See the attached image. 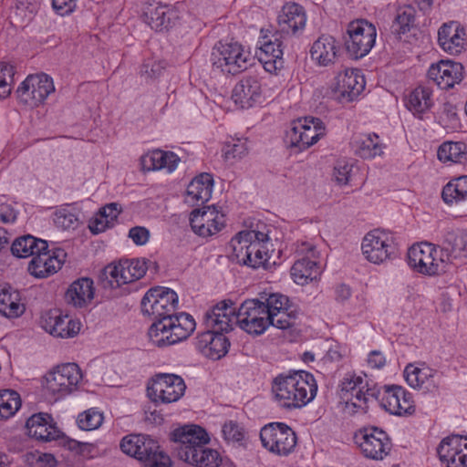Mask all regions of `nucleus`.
<instances>
[{
    "label": "nucleus",
    "instance_id": "nucleus-1",
    "mask_svg": "<svg viewBox=\"0 0 467 467\" xmlns=\"http://www.w3.org/2000/svg\"><path fill=\"white\" fill-rule=\"evenodd\" d=\"M178 305L177 293L166 286L151 287L142 297V313L155 319L148 331L154 346L174 345L189 337L194 331L196 323L190 314H175Z\"/></svg>",
    "mask_w": 467,
    "mask_h": 467
},
{
    "label": "nucleus",
    "instance_id": "nucleus-2",
    "mask_svg": "<svg viewBox=\"0 0 467 467\" xmlns=\"http://www.w3.org/2000/svg\"><path fill=\"white\" fill-rule=\"evenodd\" d=\"M172 439L178 442V457L196 467H219L223 457L214 449L205 447L210 442L206 430L196 424H188L173 431Z\"/></svg>",
    "mask_w": 467,
    "mask_h": 467
},
{
    "label": "nucleus",
    "instance_id": "nucleus-3",
    "mask_svg": "<svg viewBox=\"0 0 467 467\" xmlns=\"http://www.w3.org/2000/svg\"><path fill=\"white\" fill-rule=\"evenodd\" d=\"M317 392L314 376L304 370L280 374L272 382L273 400L284 409L302 408L314 400Z\"/></svg>",
    "mask_w": 467,
    "mask_h": 467
},
{
    "label": "nucleus",
    "instance_id": "nucleus-4",
    "mask_svg": "<svg viewBox=\"0 0 467 467\" xmlns=\"http://www.w3.org/2000/svg\"><path fill=\"white\" fill-rule=\"evenodd\" d=\"M230 247L233 260L252 269L267 268L275 251L268 234L257 230L238 232L232 237Z\"/></svg>",
    "mask_w": 467,
    "mask_h": 467
},
{
    "label": "nucleus",
    "instance_id": "nucleus-5",
    "mask_svg": "<svg viewBox=\"0 0 467 467\" xmlns=\"http://www.w3.org/2000/svg\"><path fill=\"white\" fill-rule=\"evenodd\" d=\"M450 263L449 250L430 242L416 243L408 250L409 266L425 276H437L445 273Z\"/></svg>",
    "mask_w": 467,
    "mask_h": 467
},
{
    "label": "nucleus",
    "instance_id": "nucleus-6",
    "mask_svg": "<svg viewBox=\"0 0 467 467\" xmlns=\"http://www.w3.org/2000/svg\"><path fill=\"white\" fill-rule=\"evenodd\" d=\"M253 60L250 49L234 40L219 41L211 55L213 68L223 75L240 74L252 66Z\"/></svg>",
    "mask_w": 467,
    "mask_h": 467
},
{
    "label": "nucleus",
    "instance_id": "nucleus-7",
    "mask_svg": "<svg viewBox=\"0 0 467 467\" xmlns=\"http://www.w3.org/2000/svg\"><path fill=\"white\" fill-rule=\"evenodd\" d=\"M120 450L142 462L146 467H171V459L149 435L130 434L120 441Z\"/></svg>",
    "mask_w": 467,
    "mask_h": 467
},
{
    "label": "nucleus",
    "instance_id": "nucleus-8",
    "mask_svg": "<svg viewBox=\"0 0 467 467\" xmlns=\"http://www.w3.org/2000/svg\"><path fill=\"white\" fill-rule=\"evenodd\" d=\"M372 380L365 373L348 372L340 383L339 396L349 412L365 411L373 396Z\"/></svg>",
    "mask_w": 467,
    "mask_h": 467
},
{
    "label": "nucleus",
    "instance_id": "nucleus-9",
    "mask_svg": "<svg viewBox=\"0 0 467 467\" xmlns=\"http://www.w3.org/2000/svg\"><path fill=\"white\" fill-rule=\"evenodd\" d=\"M147 270L148 264L144 258H122L106 265L102 277L108 281L109 287L116 288L140 280Z\"/></svg>",
    "mask_w": 467,
    "mask_h": 467
},
{
    "label": "nucleus",
    "instance_id": "nucleus-10",
    "mask_svg": "<svg viewBox=\"0 0 467 467\" xmlns=\"http://www.w3.org/2000/svg\"><path fill=\"white\" fill-rule=\"evenodd\" d=\"M55 92L53 78L45 73L30 74L18 86V102L34 109L44 104L48 96Z\"/></svg>",
    "mask_w": 467,
    "mask_h": 467
},
{
    "label": "nucleus",
    "instance_id": "nucleus-11",
    "mask_svg": "<svg viewBox=\"0 0 467 467\" xmlns=\"http://www.w3.org/2000/svg\"><path fill=\"white\" fill-rule=\"evenodd\" d=\"M376 26L366 19H356L347 26L345 45L349 55L355 58L367 56L376 43Z\"/></svg>",
    "mask_w": 467,
    "mask_h": 467
},
{
    "label": "nucleus",
    "instance_id": "nucleus-12",
    "mask_svg": "<svg viewBox=\"0 0 467 467\" xmlns=\"http://www.w3.org/2000/svg\"><path fill=\"white\" fill-rule=\"evenodd\" d=\"M361 250L368 262L380 265L395 257L397 247L394 235L389 231L371 230L363 237Z\"/></svg>",
    "mask_w": 467,
    "mask_h": 467
},
{
    "label": "nucleus",
    "instance_id": "nucleus-13",
    "mask_svg": "<svg viewBox=\"0 0 467 467\" xmlns=\"http://www.w3.org/2000/svg\"><path fill=\"white\" fill-rule=\"evenodd\" d=\"M264 448L278 456H287L296 448L297 438L295 431L285 423L271 422L260 431Z\"/></svg>",
    "mask_w": 467,
    "mask_h": 467
},
{
    "label": "nucleus",
    "instance_id": "nucleus-14",
    "mask_svg": "<svg viewBox=\"0 0 467 467\" xmlns=\"http://www.w3.org/2000/svg\"><path fill=\"white\" fill-rule=\"evenodd\" d=\"M361 454L369 460L382 461L391 451L392 441L388 433L378 427H367L355 435Z\"/></svg>",
    "mask_w": 467,
    "mask_h": 467
},
{
    "label": "nucleus",
    "instance_id": "nucleus-15",
    "mask_svg": "<svg viewBox=\"0 0 467 467\" xmlns=\"http://www.w3.org/2000/svg\"><path fill=\"white\" fill-rule=\"evenodd\" d=\"M325 134L324 122L318 118L308 116L293 120L286 138L292 147L302 150L316 144Z\"/></svg>",
    "mask_w": 467,
    "mask_h": 467
},
{
    "label": "nucleus",
    "instance_id": "nucleus-16",
    "mask_svg": "<svg viewBox=\"0 0 467 467\" xmlns=\"http://www.w3.org/2000/svg\"><path fill=\"white\" fill-rule=\"evenodd\" d=\"M297 253L302 257L297 259L291 267V277L293 281L300 285L320 277L322 267L320 265V253L310 242H303L297 248Z\"/></svg>",
    "mask_w": 467,
    "mask_h": 467
},
{
    "label": "nucleus",
    "instance_id": "nucleus-17",
    "mask_svg": "<svg viewBox=\"0 0 467 467\" xmlns=\"http://www.w3.org/2000/svg\"><path fill=\"white\" fill-rule=\"evenodd\" d=\"M183 379L175 374H156L147 387L149 398L156 404L178 401L185 393Z\"/></svg>",
    "mask_w": 467,
    "mask_h": 467
},
{
    "label": "nucleus",
    "instance_id": "nucleus-18",
    "mask_svg": "<svg viewBox=\"0 0 467 467\" xmlns=\"http://www.w3.org/2000/svg\"><path fill=\"white\" fill-rule=\"evenodd\" d=\"M264 307V301L247 299L237 310L238 327L247 334L259 336L271 326V319Z\"/></svg>",
    "mask_w": 467,
    "mask_h": 467
},
{
    "label": "nucleus",
    "instance_id": "nucleus-19",
    "mask_svg": "<svg viewBox=\"0 0 467 467\" xmlns=\"http://www.w3.org/2000/svg\"><path fill=\"white\" fill-rule=\"evenodd\" d=\"M269 96L264 79L258 76H245L234 86L232 99L241 109L261 106Z\"/></svg>",
    "mask_w": 467,
    "mask_h": 467
},
{
    "label": "nucleus",
    "instance_id": "nucleus-20",
    "mask_svg": "<svg viewBox=\"0 0 467 467\" xmlns=\"http://www.w3.org/2000/svg\"><path fill=\"white\" fill-rule=\"evenodd\" d=\"M379 403L387 412L399 417L410 416L416 410L412 393L399 385L384 386Z\"/></svg>",
    "mask_w": 467,
    "mask_h": 467
},
{
    "label": "nucleus",
    "instance_id": "nucleus-21",
    "mask_svg": "<svg viewBox=\"0 0 467 467\" xmlns=\"http://www.w3.org/2000/svg\"><path fill=\"white\" fill-rule=\"evenodd\" d=\"M437 454L441 466L467 467V435L444 437L437 447Z\"/></svg>",
    "mask_w": 467,
    "mask_h": 467
},
{
    "label": "nucleus",
    "instance_id": "nucleus-22",
    "mask_svg": "<svg viewBox=\"0 0 467 467\" xmlns=\"http://www.w3.org/2000/svg\"><path fill=\"white\" fill-rule=\"evenodd\" d=\"M192 231L202 236H212L220 232L225 225V215L215 206H205L193 210L190 216Z\"/></svg>",
    "mask_w": 467,
    "mask_h": 467
},
{
    "label": "nucleus",
    "instance_id": "nucleus-23",
    "mask_svg": "<svg viewBox=\"0 0 467 467\" xmlns=\"http://www.w3.org/2000/svg\"><path fill=\"white\" fill-rule=\"evenodd\" d=\"M237 308L231 300H223L209 309L204 315L207 328L227 333L238 326Z\"/></svg>",
    "mask_w": 467,
    "mask_h": 467
},
{
    "label": "nucleus",
    "instance_id": "nucleus-24",
    "mask_svg": "<svg viewBox=\"0 0 467 467\" xmlns=\"http://www.w3.org/2000/svg\"><path fill=\"white\" fill-rule=\"evenodd\" d=\"M464 68L460 62L441 59L431 64L428 70V78L441 89H450L460 84L463 78Z\"/></svg>",
    "mask_w": 467,
    "mask_h": 467
},
{
    "label": "nucleus",
    "instance_id": "nucleus-25",
    "mask_svg": "<svg viewBox=\"0 0 467 467\" xmlns=\"http://www.w3.org/2000/svg\"><path fill=\"white\" fill-rule=\"evenodd\" d=\"M365 87V77L358 68H347L335 78V91L345 101L357 99Z\"/></svg>",
    "mask_w": 467,
    "mask_h": 467
},
{
    "label": "nucleus",
    "instance_id": "nucleus-26",
    "mask_svg": "<svg viewBox=\"0 0 467 467\" xmlns=\"http://www.w3.org/2000/svg\"><path fill=\"white\" fill-rule=\"evenodd\" d=\"M404 378L410 387L422 392H432L440 385L441 375L425 364H409L404 369Z\"/></svg>",
    "mask_w": 467,
    "mask_h": 467
},
{
    "label": "nucleus",
    "instance_id": "nucleus-27",
    "mask_svg": "<svg viewBox=\"0 0 467 467\" xmlns=\"http://www.w3.org/2000/svg\"><path fill=\"white\" fill-rule=\"evenodd\" d=\"M438 44L446 53L456 56L466 48V30L457 21L444 23L438 30Z\"/></svg>",
    "mask_w": 467,
    "mask_h": 467
},
{
    "label": "nucleus",
    "instance_id": "nucleus-28",
    "mask_svg": "<svg viewBox=\"0 0 467 467\" xmlns=\"http://www.w3.org/2000/svg\"><path fill=\"white\" fill-rule=\"evenodd\" d=\"M223 333L210 328L200 333L196 338L197 349L211 359H220L226 355L230 347V342Z\"/></svg>",
    "mask_w": 467,
    "mask_h": 467
},
{
    "label": "nucleus",
    "instance_id": "nucleus-29",
    "mask_svg": "<svg viewBox=\"0 0 467 467\" xmlns=\"http://www.w3.org/2000/svg\"><path fill=\"white\" fill-rule=\"evenodd\" d=\"M180 157L170 150L155 149L148 150L140 157V165L145 171H164L171 174L178 168Z\"/></svg>",
    "mask_w": 467,
    "mask_h": 467
},
{
    "label": "nucleus",
    "instance_id": "nucleus-30",
    "mask_svg": "<svg viewBox=\"0 0 467 467\" xmlns=\"http://www.w3.org/2000/svg\"><path fill=\"white\" fill-rule=\"evenodd\" d=\"M307 16L302 5L296 3H286L277 16L280 30L287 35L302 32L306 25Z\"/></svg>",
    "mask_w": 467,
    "mask_h": 467
},
{
    "label": "nucleus",
    "instance_id": "nucleus-31",
    "mask_svg": "<svg viewBox=\"0 0 467 467\" xmlns=\"http://www.w3.org/2000/svg\"><path fill=\"white\" fill-rule=\"evenodd\" d=\"M260 48L257 53L258 59L265 71L276 73L283 67L282 42L276 36L264 37L260 41Z\"/></svg>",
    "mask_w": 467,
    "mask_h": 467
},
{
    "label": "nucleus",
    "instance_id": "nucleus-32",
    "mask_svg": "<svg viewBox=\"0 0 467 467\" xmlns=\"http://www.w3.org/2000/svg\"><path fill=\"white\" fill-rule=\"evenodd\" d=\"M178 11L166 5H149L143 13V20L155 31H163L171 27L178 20Z\"/></svg>",
    "mask_w": 467,
    "mask_h": 467
},
{
    "label": "nucleus",
    "instance_id": "nucleus-33",
    "mask_svg": "<svg viewBox=\"0 0 467 467\" xmlns=\"http://www.w3.org/2000/svg\"><path fill=\"white\" fill-rule=\"evenodd\" d=\"M340 53V45L335 37L322 35L312 45L310 55L317 65L327 67L334 64Z\"/></svg>",
    "mask_w": 467,
    "mask_h": 467
},
{
    "label": "nucleus",
    "instance_id": "nucleus-34",
    "mask_svg": "<svg viewBox=\"0 0 467 467\" xmlns=\"http://www.w3.org/2000/svg\"><path fill=\"white\" fill-rule=\"evenodd\" d=\"M51 417L47 413L32 415L26 423L27 434L38 441H48L58 437V431L51 423Z\"/></svg>",
    "mask_w": 467,
    "mask_h": 467
},
{
    "label": "nucleus",
    "instance_id": "nucleus-35",
    "mask_svg": "<svg viewBox=\"0 0 467 467\" xmlns=\"http://www.w3.org/2000/svg\"><path fill=\"white\" fill-rule=\"evenodd\" d=\"M405 106L415 117L422 119L434 106L432 88L426 86L415 88L406 97Z\"/></svg>",
    "mask_w": 467,
    "mask_h": 467
},
{
    "label": "nucleus",
    "instance_id": "nucleus-36",
    "mask_svg": "<svg viewBox=\"0 0 467 467\" xmlns=\"http://www.w3.org/2000/svg\"><path fill=\"white\" fill-rule=\"evenodd\" d=\"M58 257L55 251L48 247L44 251L36 253L29 261L27 265L28 273L36 278H47L57 273Z\"/></svg>",
    "mask_w": 467,
    "mask_h": 467
},
{
    "label": "nucleus",
    "instance_id": "nucleus-37",
    "mask_svg": "<svg viewBox=\"0 0 467 467\" xmlns=\"http://www.w3.org/2000/svg\"><path fill=\"white\" fill-rule=\"evenodd\" d=\"M94 296V282L89 277L78 278L69 285L66 292V298L68 303L79 308L89 305Z\"/></svg>",
    "mask_w": 467,
    "mask_h": 467
},
{
    "label": "nucleus",
    "instance_id": "nucleus-38",
    "mask_svg": "<svg viewBox=\"0 0 467 467\" xmlns=\"http://www.w3.org/2000/svg\"><path fill=\"white\" fill-rule=\"evenodd\" d=\"M25 310L19 291L8 284H1L0 314L8 318H16L22 316Z\"/></svg>",
    "mask_w": 467,
    "mask_h": 467
},
{
    "label": "nucleus",
    "instance_id": "nucleus-39",
    "mask_svg": "<svg viewBox=\"0 0 467 467\" xmlns=\"http://www.w3.org/2000/svg\"><path fill=\"white\" fill-rule=\"evenodd\" d=\"M352 148L356 155L360 158L374 159L383 154L385 144L380 137L374 132L362 133L353 139Z\"/></svg>",
    "mask_w": 467,
    "mask_h": 467
},
{
    "label": "nucleus",
    "instance_id": "nucleus-40",
    "mask_svg": "<svg viewBox=\"0 0 467 467\" xmlns=\"http://www.w3.org/2000/svg\"><path fill=\"white\" fill-rule=\"evenodd\" d=\"M121 208L116 202H111L101 207L89 220L88 229L94 234L105 232L114 226Z\"/></svg>",
    "mask_w": 467,
    "mask_h": 467
},
{
    "label": "nucleus",
    "instance_id": "nucleus-41",
    "mask_svg": "<svg viewBox=\"0 0 467 467\" xmlns=\"http://www.w3.org/2000/svg\"><path fill=\"white\" fill-rule=\"evenodd\" d=\"M213 188V175L207 172L195 176L187 187L188 202L202 203L212 197Z\"/></svg>",
    "mask_w": 467,
    "mask_h": 467
},
{
    "label": "nucleus",
    "instance_id": "nucleus-42",
    "mask_svg": "<svg viewBox=\"0 0 467 467\" xmlns=\"http://www.w3.org/2000/svg\"><path fill=\"white\" fill-rule=\"evenodd\" d=\"M47 248L46 240L35 237L31 234H26L16 238L11 244V253L17 258L33 257L39 251Z\"/></svg>",
    "mask_w": 467,
    "mask_h": 467
},
{
    "label": "nucleus",
    "instance_id": "nucleus-43",
    "mask_svg": "<svg viewBox=\"0 0 467 467\" xmlns=\"http://www.w3.org/2000/svg\"><path fill=\"white\" fill-rule=\"evenodd\" d=\"M441 198L449 206H459L467 202V175L450 180L442 188Z\"/></svg>",
    "mask_w": 467,
    "mask_h": 467
},
{
    "label": "nucleus",
    "instance_id": "nucleus-44",
    "mask_svg": "<svg viewBox=\"0 0 467 467\" xmlns=\"http://www.w3.org/2000/svg\"><path fill=\"white\" fill-rule=\"evenodd\" d=\"M81 379L82 372L78 364L60 365V399L76 391Z\"/></svg>",
    "mask_w": 467,
    "mask_h": 467
},
{
    "label": "nucleus",
    "instance_id": "nucleus-45",
    "mask_svg": "<svg viewBox=\"0 0 467 467\" xmlns=\"http://www.w3.org/2000/svg\"><path fill=\"white\" fill-rule=\"evenodd\" d=\"M437 156L443 163H462L467 159V145L462 141H445L439 147Z\"/></svg>",
    "mask_w": 467,
    "mask_h": 467
},
{
    "label": "nucleus",
    "instance_id": "nucleus-46",
    "mask_svg": "<svg viewBox=\"0 0 467 467\" xmlns=\"http://www.w3.org/2000/svg\"><path fill=\"white\" fill-rule=\"evenodd\" d=\"M20 395L12 389L0 390V419H10L21 408Z\"/></svg>",
    "mask_w": 467,
    "mask_h": 467
},
{
    "label": "nucleus",
    "instance_id": "nucleus-47",
    "mask_svg": "<svg viewBox=\"0 0 467 467\" xmlns=\"http://www.w3.org/2000/svg\"><path fill=\"white\" fill-rule=\"evenodd\" d=\"M104 421V415L98 408H90L78 413L76 422L81 431L98 430Z\"/></svg>",
    "mask_w": 467,
    "mask_h": 467
},
{
    "label": "nucleus",
    "instance_id": "nucleus-48",
    "mask_svg": "<svg viewBox=\"0 0 467 467\" xmlns=\"http://www.w3.org/2000/svg\"><path fill=\"white\" fill-rule=\"evenodd\" d=\"M16 68L6 62H0V100L8 98L12 92Z\"/></svg>",
    "mask_w": 467,
    "mask_h": 467
},
{
    "label": "nucleus",
    "instance_id": "nucleus-49",
    "mask_svg": "<svg viewBox=\"0 0 467 467\" xmlns=\"http://www.w3.org/2000/svg\"><path fill=\"white\" fill-rule=\"evenodd\" d=\"M58 366H54L42 379V395L46 400L57 401V393L58 390V382L57 380V372Z\"/></svg>",
    "mask_w": 467,
    "mask_h": 467
},
{
    "label": "nucleus",
    "instance_id": "nucleus-50",
    "mask_svg": "<svg viewBox=\"0 0 467 467\" xmlns=\"http://www.w3.org/2000/svg\"><path fill=\"white\" fill-rule=\"evenodd\" d=\"M79 210L75 204H63L60 206V226L67 229H75L79 222Z\"/></svg>",
    "mask_w": 467,
    "mask_h": 467
},
{
    "label": "nucleus",
    "instance_id": "nucleus-51",
    "mask_svg": "<svg viewBox=\"0 0 467 467\" xmlns=\"http://www.w3.org/2000/svg\"><path fill=\"white\" fill-rule=\"evenodd\" d=\"M40 327L50 335L57 337V327L58 325V308L54 306L42 312L39 319Z\"/></svg>",
    "mask_w": 467,
    "mask_h": 467
},
{
    "label": "nucleus",
    "instance_id": "nucleus-52",
    "mask_svg": "<svg viewBox=\"0 0 467 467\" xmlns=\"http://www.w3.org/2000/svg\"><path fill=\"white\" fill-rule=\"evenodd\" d=\"M288 297L281 294H271L264 302V307L267 309V315L269 316L270 319L275 318L276 313L282 309H285V307L288 306Z\"/></svg>",
    "mask_w": 467,
    "mask_h": 467
},
{
    "label": "nucleus",
    "instance_id": "nucleus-53",
    "mask_svg": "<svg viewBox=\"0 0 467 467\" xmlns=\"http://www.w3.org/2000/svg\"><path fill=\"white\" fill-rule=\"evenodd\" d=\"M354 165L351 161L339 160L334 167V177L336 182L341 185H347L349 182L353 172Z\"/></svg>",
    "mask_w": 467,
    "mask_h": 467
},
{
    "label": "nucleus",
    "instance_id": "nucleus-54",
    "mask_svg": "<svg viewBox=\"0 0 467 467\" xmlns=\"http://www.w3.org/2000/svg\"><path fill=\"white\" fill-rule=\"evenodd\" d=\"M296 315L288 305L285 309L278 311L275 318H271V326L280 329H286L294 325Z\"/></svg>",
    "mask_w": 467,
    "mask_h": 467
},
{
    "label": "nucleus",
    "instance_id": "nucleus-55",
    "mask_svg": "<svg viewBox=\"0 0 467 467\" xmlns=\"http://www.w3.org/2000/svg\"><path fill=\"white\" fill-rule=\"evenodd\" d=\"M247 140L237 139L232 143H228L224 149V158L226 160L242 158L247 153Z\"/></svg>",
    "mask_w": 467,
    "mask_h": 467
},
{
    "label": "nucleus",
    "instance_id": "nucleus-56",
    "mask_svg": "<svg viewBox=\"0 0 467 467\" xmlns=\"http://www.w3.org/2000/svg\"><path fill=\"white\" fill-rule=\"evenodd\" d=\"M222 431L224 440L228 442H240L244 438V429L232 420L224 423Z\"/></svg>",
    "mask_w": 467,
    "mask_h": 467
},
{
    "label": "nucleus",
    "instance_id": "nucleus-57",
    "mask_svg": "<svg viewBox=\"0 0 467 467\" xmlns=\"http://www.w3.org/2000/svg\"><path fill=\"white\" fill-rule=\"evenodd\" d=\"M415 16L411 9L403 10L396 17V29L399 34H406L413 26Z\"/></svg>",
    "mask_w": 467,
    "mask_h": 467
},
{
    "label": "nucleus",
    "instance_id": "nucleus-58",
    "mask_svg": "<svg viewBox=\"0 0 467 467\" xmlns=\"http://www.w3.org/2000/svg\"><path fill=\"white\" fill-rule=\"evenodd\" d=\"M451 258L467 259V234H461L454 237L451 250L449 251Z\"/></svg>",
    "mask_w": 467,
    "mask_h": 467
},
{
    "label": "nucleus",
    "instance_id": "nucleus-59",
    "mask_svg": "<svg viewBox=\"0 0 467 467\" xmlns=\"http://www.w3.org/2000/svg\"><path fill=\"white\" fill-rule=\"evenodd\" d=\"M64 319L60 311V338L74 337L79 333L82 327L81 321L78 318L68 319L66 327H62Z\"/></svg>",
    "mask_w": 467,
    "mask_h": 467
},
{
    "label": "nucleus",
    "instance_id": "nucleus-60",
    "mask_svg": "<svg viewBox=\"0 0 467 467\" xmlns=\"http://www.w3.org/2000/svg\"><path fill=\"white\" fill-rule=\"evenodd\" d=\"M367 367L370 369H382L387 364L385 354L379 350H371L366 358Z\"/></svg>",
    "mask_w": 467,
    "mask_h": 467
},
{
    "label": "nucleus",
    "instance_id": "nucleus-61",
    "mask_svg": "<svg viewBox=\"0 0 467 467\" xmlns=\"http://www.w3.org/2000/svg\"><path fill=\"white\" fill-rule=\"evenodd\" d=\"M129 237L135 244L143 245L149 241L150 233L145 227L135 226L129 231Z\"/></svg>",
    "mask_w": 467,
    "mask_h": 467
},
{
    "label": "nucleus",
    "instance_id": "nucleus-62",
    "mask_svg": "<svg viewBox=\"0 0 467 467\" xmlns=\"http://www.w3.org/2000/svg\"><path fill=\"white\" fill-rule=\"evenodd\" d=\"M60 447H62L64 451H68L67 455L62 453L61 456L63 458H68L74 450L79 449L81 451L82 446L80 441L71 439L60 431ZM81 451L83 452L84 451L82 450Z\"/></svg>",
    "mask_w": 467,
    "mask_h": 467
},
{
    "label": "nucleus",
    "instance_id": "nucleus-63",
    "mask_svg": "<svg viewBox=\"0 0 467 467\" xmlns=\"http://www.w3.org/2000/svg\"><path fill=\"white\" fill-rule=\"evenodd\" d=\"M81 446H84V447H81V451L82 450L84 451L83 452L80 451L79 449H76L70 454L71 456L74 457V459L76 460L78 464L83 463L85 460L91 458L92 452L94 451V447L90 443L81 442Z\"/></svg>",
    "mask_w": 467,
    "mask_h": 467
},
{
    "label": "nucleus",
    "instance_id": "nucleus-64",
    "mask_svg": "<svg viewBox=\"0 0 467 467\" xmlns=\"http://www.w3.org/2000/svg\"><path fill=\"white\" fill-rule=\"evenodd\" d=\"M17 219V211L10 204L0 206V222L3 223H14Z\"/></svg>",
    "mask_w": 467,
    "mask_h": 467
}]
</instances>
